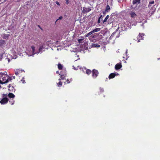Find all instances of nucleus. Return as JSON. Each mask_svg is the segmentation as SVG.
Returning <instances> with one entry per match:
<instances>
[{"mask_svg":"<svg viewBox=\"0 0 160 160\" xmlns=\"http://www.w3.org/2000/svg\"><path fill=\"white\" fill-rule=\"evenodd\" d=\"M31 48L32 49V54H34L36 53L34 52L35 51V47L34 46H32L31 47Z\"/></svg>","mask_w":160,"mask_h":160,"instance_id":"nucleus-16","label":"nucleus"},{"mask_svg":"<svg viewBox=\"0 0 160 160\" xmlns=\"http://www.w3.org/2000/svg\"><path fill=\"white\" fill-rule=\"evenodd\" d=\"M8 101V99L7 97H3L0 101V103L1 104H6Z\"/></svg>","mask_w":160,"mask_h":160,"instance_id":"nucleus-5","label":"nucleus"},{"mask_svg":"<svg viewBox=\"0 0 160 160\" xmlns=\"http://www.w3.org/2000/svg\"><path fill=\"white\" fill-rule=\"evenodd\" d=\"M83 40V39H80L78 40L79 43H82V41Z\"/></svg>","mask_w":160,"mask_h":160,"instance_id":"nucleus-26","label":"nucleus"},{"mask_svg":"<svg viewBox=\"0 0 160 160\" xmlns=\"http://www.w3.org/2000/svg\"><path fill=\"white\" fill-rule=\"evenodd\" d=\"M130 14L131 15V17L132 18H135L137 16V15L135 13V12H131L130 13Z\"/></svg>","mask_w":160,"mask_h":160,"instance_id":"nucleus-9","label":"nucleus"},{"mask_svg":"<svg viewBox=\"0 0 160 160\" xmlns=\"http://www.w3.org/2000/svg\"><path fill=\"white\" fill-rule=\"evenodd\" d=\"M58 68L59 70H61L62 69L63 67L61 64L60 63H58Z\"/></svg>","mask_w":160,"mask_h":160,"instance_id":"nucleus-17","label":"nucleus"},{"mask_svg":"<svg viewBox=\"0 0 160 160\" xmlns=\"http://www.w3.org/2000/svg\"><path fill=\"white\" fill-rule=\"evenodd\" d=\"M62 17L61 16H60L59 17V18L58 19H57L56 20V22L58 21V20H61L62 19Z\"/></svg>","mask_w":160,"mask_h":160,"instance_id":"nucleus-29","label":"nucleus"},{"mask_svg":"<svg viewBox=\"0 0 160 160\" xmlns=\"http://www.w3.org/2000/svg\"><path fill=\"white\" fill-rule=\"evenodd\" d=\"M56 3L57 5H59V6L60 5V4L57 1V2H56Z\"/></svg>","mask_w":160,"mask_h":160,"instance_id":"nucleus-35","label":"nucleus"},{"mask_svg":"<svg viewBox=\"0 0 160 160\" xmlns=\"http://www.w3.org/2000/svg\"><path fill=\"white\" fill-rule=\"evenodd\" d=\"M42 49V46H41L39 49V52H41Z\"/></svg>","mask_w":160,"mask_h":160,"instance_id":"nucleus-25","label":"nucleus"},{"mask_svg":"<svg viewBox=\"0 0 160 160\" xmlns=\"http://www.w3.org/2000/svg\"><path fill=\"white\" fill-rule=\"evenodd\" d=\"M102 15H101L99 17V18H100V19H101V18H102Z\"/></svg>","mask_w":160,"mask_h":160,"instance_id":"nucleus-37","label":"nucleus"},{"mask_svg":"<svg viewBox=\"0 0 160 160\" xmlns=\"http://www.w3.org/2000/svg\"><path fill=\"white\" fill-rule=\"evenodd\" d=\"M2 96L3 98L7 97V94H2Z\"/></svg>","mask_w":160,"mask_h":160,"instance_id":"nucleus-30","label":"nucleus"},{"mask_svg":"<svg viewBox=\"0 0 160 160\" xmlns=\"http://www.w3.org/2000/svg\"><path fill=\"white\" fill-rule=\"evenodd\" d=\"M93 46L95 47L99 48L100 47V46L99 45L96 44H94L93 45Z\"/></svg>","mask_w":160,"mask_h":160,"instance_id":"nucleus-24","label":"nucleus"},{"mask_svg":"<svg viewBox=\"0 0 160 160\" xmlns=\"http://www.w3.org/2000/svg\"><path fill=\"white\" fill-rule=\"evenodd\" d=\"M5 44V41L4 40H0V46L2 47Z\"/></svg>","mask_w":160,"mask_h":160,"instance_id":"nucleus-11","label":"nucleus"},{"mask_svg":"<svg viewBox=\"0 0 160 160\" xmlns=\"http://www.w3.org/2000/svg\"><path fill=\"white\" fill-rule=\"evenodd\" d=\"M58 71H57V72H56L57 73H58Z\"/></svg>","mask_w":160,"mask_h":160,"instance_id":"nucleus-40","label":"nucleus"},{"mask_svg":"<svg viewBox=\"0 0 160 160\" xmlns=\"http://www.w3.org/2000/svg\"><path fill=\"white\" fill-rule=\"evenodd\" d=\"M141 0H133L132 1V5L131 7L132 8L135 9H137L138 5L140 4Z\"/></svg>","mask_w":160,"mask_h":160,"instance_id":"nucleus-2","label":"nucleus"},{"mask_svg":"<svg viewBox=\"0 0 160 160\" xmlns=\"http://www.w3.org/2000/svg\"><path fill=\"white\" fill-rule=\"evenodd\" d=\"M104 90L103 88H100V91L101 92H104Z\"/></svg>","mask_w":160,"mask_h":160,"instance_id":"nucleus-32","label":"nucleus"},{"mask_svg":"<svg viewBox=\"0 0 160 160\" xmlns=\"http://www.w3.org/2000/svg\"><path fill=\"white\" fill-rule=\"evenodd\" d=\"M95 37H96V35L94 36H93V37H95Z\"/></svg>","mask_w":160,"mask_h":160,"instance_id":"nucleus-39","label":"nucleus"},{"mask_svg":"<svg viewBox=\"0 0 160 160\" xmlns=\"http://www.w3.org/2000/svg\"><path fill=\"white\" fill-rule=\"evenodd\" d=\"M99 73L98 71L95 69L92 71V76L94 78H95L98 76Z\"/></svg>","mask_w":160,"mask_h":160,"instance_id":"nucleus-6","label":"nucleus"},{"mask_svg":"<svg viewBox=\"0 0 160 160\" xmlns=\"http://www.w3.org/2000/svg\"><path fill=\"white\" fill-rule=\"evenodd\" d=\"M3 54L0 53V61L3 58Z\"/></svg>","mask_w":160,"mask_h":160,"instance_id":"nucleus-28","label":"nucleus"},{"mask_svg":"<svg viewBox=\"0 0 160 160\" xmlns=\"http://www.w3.org/2000/svg\"><path fill=\"white\" fill-rule=\"evenodd\" d=\"M21 81L22 82V83H24L25 81L24 80H21Z\"/></svg>","mask_w":160,"mask_h":160,"instance_id":"nucleus-38","label":"nucleus"},{"mask_svg":"<svg viewBox=\"0 0 160 160\" xmlns=\"http://www.w3.org/2000/svg\"><path fill=\"white\" fill-rule=\"evenodd\" d=\"M118 73L116 74L114 73H112L110 74L108 78L109 79H112L114 78L117 74H118Z\"/></svg>","mask_w":160,"mask_h":160,"instance_id":"nucleus-8","label":"nucleus"},{"mask_svg":"<svg viewBox=\"0 0 160 160\" xmlns=\"http://www.w3.org/2000/svg\"><path fill=\"white\" fill-rule=\"evenodd\" d=\"M100 22V18L98 19V23H99Z\"/></svg>","mask_w":160,"mask_h":160,"instance_id":"nucleus-33","label":"nucleus"},{"mask_svg":"<svg viewBox=\"0 0 160 160\" xmlns=\"http://www.w3.org/2000/svg\"><path fill=\"white\" fill-rule=\"evenodd\" d=\"M9 36V34H5L3 35L2 37L3 39H6Z\"/></svg>","mask_w":160,"mask_h":160,"instance_id":"nucleus-18","label":"nucleus"},{"mask_svg":"<svg viewBox=\"0 0 160 160\" xmlns=\"http://www.w3.org/2000/svg\"><path fill=\"white\" fill-rule=\"evenodd\" d=\"M122 65L121 62L117 63L115 66V68L116 70H118L122 68Z\"/></svg>","mask_w":160,"mask_h":160,"instance_id":"nucleus-7","label":"nucleus"},{"mask_svg":"<svg viewBox=\"0 0 160 160\" xmlns=\"http://www.w3.org/2000/svg\"><path fill=\"white\" fill-rule=\"evenodd\" d=\"M100 30V28H96L92 31L93 33L99 31Z\"/></svg>","mask_w":160,"mask_h":160,"instance_id":"nucleus-20","label":"nucleus"},{"mask_svg":"<svg viewBox=\"0 0 160 160\" xmlns=\"http://www.w3.org/2000/svg\"><path fill=\"white\" fill-rule=\"evenodd\" d=\"M91 73V71L90 69H87L86 70V73L88 75L90 74Z\"/></svg>","mask_w":160,"mask_h":160,"instance_id":"nucleus-19","label":"nucleus"},{"mask_svg":"<svg viewBox=\"0 0 160 160\" xmlns=\"http://www.w3.org/2000/svg\"><path fill=\"white\" fill-rule=\"evenodd\" d=\"M19 73L17 71L16 72H15V74L16 75H18L19 74Z\"/></svg>","mask_w":160,"mask_h":160,"instance_id":"nucleus-36","label":"nucleus"},{"mask_svg":"<svg viewBox=\"0 0 160 160\" xmlns=\"http://www.w3.org/2000/svg\"><path fill=\"white\" fill-rule=\"evenodd\" d=\"M113 19L112 17H110L108 20V24H111L113 22Z\"/></svg>","mask_w":160,"mask_h":160,"instance_id":"nucleus-10","label":"nucleus"},{"mask_svg":"<svg viewBox=\"0 0 160 160\" xmlns=\"http://www.w3.org/2000/svg\"><path fill=\"white\" fill-rule=\"evenodd\" d=\"M110 6L108 5L106 7V8L105 9L106 11H107V12H108L109 11H110Z\"/></svg>","mask_w":160,"mask_h":160,"instance_id":"nucleus-14","label":"nucleus"},{"mask_svg":"<svg viewBox=\"0 0 160 160\" xmlns=\"http://www.w3.org/2000/svg\"><path fill=\"white\" fill-rule=\"evenodd\" d=\"M17 71H18L19 73H21L22 71V70H21L20 69H18V70H17Z\"/></svg>","mask_w":160,"mask_h":160,"instance_id":"nucleus-31","label":"nucleus"},{"mask_svg":"<svg viewBox=\"0 0 160 160\" xmlns=\"http://www.w3.org/2000/svg\"><path fill=\"white\" fill-rule=\"evenodd\" d=\"M8 61H9V59H8Z\"/></svg>","mask_w":160,"mask_h":160,"instance_id":"nucleus-41","label":"nucleus"},{"mask_svg":"<svg viewBox=\"0 0 160 160\" xmlns=\"http://www.w3.org/2000/svg\"><path fill=\"white\" fill-rule=\"evenodd\" d=\"M91 10V9L89 8H83V11L85 12H90Z\"/></svg>","mask_w":160,"mask_h":160,"instance_id":"nucleus-13","label":"nucleus"},{"mask_svg":"<svg viewBox=\"0 0 160 160\" xmlns=\"http://www.w3.org/2000/svg\"><path fill=\"white\" fill-rule=\"evenodd\" d=\"M9 98H13L15 97V95L12 93H9L8 95Z\"/></svg>","mask_w":160,"mask_h":160,"instance_id":"nucleus-12","label":"nucleus"},{"mask_svg":"<svg viewBox=\"0 0 160 160\" xmlns=\"http://www.w3.org/2000/svg\"><path fill=\"white\" fill-rule=\"evenodd\" d=\"M60 75H61L60 77H61V79L59 78V80L60 81L58 83H57L58 86V87L61 86L62 85V82H61L60 80L61 79L63 80L64 79H66V78H65V77L66 76V74H61Z\"/></svg>","mask_w":160,"mask_h":160,"instance_id":"nucleus-3","label":"nucleus"},{"mask_svg":"<svg viewBox=\"0 0 160 160\" xmlns=\"http://www.w3.org/2000/svg\"><path fill=\"white\" fill-rule=\"evenodd\" d=\"M144 34L139 33L138 37L134 39V40L137 41V42H140V40H143L144 38Z\"/></svg>","mask_w":160,"mask_h":160,"instance_id":"nucleus-4","label":"nucleus"},{"mask_svg":"<svg viewBox=\"0 0 160 160\" xmlns=\"http://www.w3.org/2000/svg\"><path fill=\"white\" fill-rule=\"evenodd\" d=\"M72 81V79H70V80H69L68 79H67L66 82H67V83L68 84V83H70V82H71ZM64 82L66 83V82Z\"/></svg>","mask_w":160,"mask_h":160,"instance_id":"nucleus-23","label":"nucleus"},{"mask_svg":"<svg viewBox=\"0 0 160 160\" xmlns=\"http://www.w3.org/2000/svg\"><path fill=\"white\" fill-rule=\"evenodd\" d=\"M106 12H107V11H106V10H105L104 11H103V12H102L103 14L105 15Z\"/></svg>","mask_w":160,"mask_h":160,"instance_id":"nucleus-34","label":"nucleus"},{"mask_svg":"<svg viewBox=\"0 0 160 160\" xmlns=\"http://www.w3.org/2000/svg\"><path fill=\"white\" fill-rule=\"evenodd\" d=\"M93 33L92 31L87 34L85 36V37H88Z\"/></svg>","mask_w":160,"mask_h":160,"instance_id":"nucleus-21","label":"nucleus"},{"mask_svg":"<svg viewBox=\"0 0 160 160\" xmlns=\"http://www.w3.org/2000/svg\"><path fill=\"white\" fill-rule=\"evenodd\" d=\"M9 102L11 103V104L12 105L14 103V101L13 100V98H12V99H10Z\"/></svg>","mask_w":160,"mask_h":160,"instance_id":"nucleus-22","label":"nucleus"},{"mask_svg":"<svg viewBox=\"0 0 160 160\" xmlns=\"http://www.w3.org/2000/svg\"><path fill=\"white\" fill-rule=\"evenodd\" d=\"M109 16L108 15H107L104 20L103 21V23H104L107 22L108 21V19H109Z\"/></svg>","mask_w":160,"mask_h":160,"instance_id":"nucleus-15","label":"nucleus"},{"mask_svg":"<svg viewBox=\"0 0 160 160\" xmlns=\"http://www.w3.org/2000/svg\"><path fill=\"white\" fill-rule=\"evenodd\" d=\"M8 61H9V59H8Z\"/></svg>","mask_w":160,"mask_h":160,"instance_id":"nucleus-42","label":"nucleus"},{"mask_svg":"<svg viewBox=\"0 0 160 160\" xmlns=\"http://www.w3.org/2000/svg\"><path fill=\"white\" fill-rule=\"evenodd\" d=\"M38 27H40L39 25H38Z\"/></svg>","mask_w":160,"mask_h":160,"instance_id":"nucleus-43","label":"nucleus"},{"mask_svg":"<svg viewBox=\"0 0 160 160\" xmlns=\"http://www.w3.org/2000/svg\"><path fill=\"white\" fill-rule=\"evenodd\" d=\"M0 79L2 80V82L3 84L7 83L8 82V77L6 74L0 73Z\"/></svg>","mask_w":160,"mask_h":160,"instance_id":"nucleus-1","label":"nucleus"},{"mask_svg":"<svg viewBox=\"0 0 160 160\" xmlns=\"http://www.w3.org/2000/svg\"><path fill=\"white\" fill-rule=\"evenodd\" d=\"M154 3V1H151V2H149V5L150 4H153Z\"/></svg>","mask_w":160,"mask_h":160,"instance_id":"nucleus-27","label":"nucleus"}]
</instances>
